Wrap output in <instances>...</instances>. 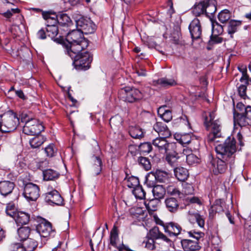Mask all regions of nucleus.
<instances>
[{
    "label": "nucleus",
    "mask_w": 251,
    "mask_h": 251,
    "mask_svg": "<svg viewBox=\"0 0 251 251\" xmlns=\"http://www.w3.org/2000/svg\"><path fill=\"white\" fill-rule=\"evenodd\" d=\"M217 157L212 155L208 156L210 168L214 175L225 173L229 165L231 167L234 163L236 151V141L233 137H228L223 144L215 147Z\"/></svg>",
    "instance_id": "nucleus-1"
},
{
    "label": "nucleus",
    "mask_w": 251,
    "mask_h": 251,
    "mask_svg": "<svg viewBox=\"0 0 251 251\" xmlns=\"http://www.w3.org/2000/svg\"><path fill=\"white\" fill-rule=\"evenodd\" d=\"M66 40L61 44L65 49V52L69 54L70 52L81 51L88 46L87 40H86L83 34L79 30H73L66 35Z\"/></svg>",
    "instance_id": "nucleus-2"
},
{
    "label": "nucleus",
    "mask_w": 251,
    "mask_h": 251,
    "mask_svg": "<svg viewBox=\"0 0 251 251\" xmlns=\"http://www.w3.org/2000/svg\"><path fill=\"white\" fill-rule=\"evenodd\" d=\"M67 54L74 60L76 69L86 70L90 67L93 56L88 51H73Z\"/></svg>",
    "instance_id": "nucleus-3"
},
{
    "label": "nucleus",
    "mask_w": 251,
    "mask_h": 251,
    "mask_svg": "<svg viewBox=\"0 0 251 251\" xmlns=\"http://www.w3.org/2000/svg\"><path fill=\"white\" fill-rule=\"evenodd\" d=\"M1 129L2 132H10L15 130L20 124L19 118L17 115L12 112L9 111L1 115Z\"/></svg>",
    "instance_id": "nucleus-4"
},
{
    "label": "nucleus",
    "mask_w": 251,
    "mask_h": 251,
    "mask_svg": "<svg viewBox=\"0 0 251 251\" xmlns=\"http://www.w3.org/2000/svg\"><path fill=\"white\" fill-rule=\"evenodd\" d=\"M74 18L76 23L77 29L83 34H91L96 30V25L93 21L87 17L74 14Z\"/></svg>",
    "instance_id": "nucleus-5"
},
{
    "label": "nucleus",
    "mask_w": 251,
    "mask_h": 251,
    "mask_svg": "<svg viewBox=\"0 0 251 251\" xmlns=\"http://www.w3.org/2000/svg\"><path fill=\"white\" fill-rule=\"evenodd\" d=\"M119 95L123 100L129 102H134L142 98V93L138 89L130 87L121 89Z\"/></svg>",
    "instance_id": "nucleus-6"
},
{
    "label": "nucleus",
    "mask_w": 251,
    "mask_h": 251,
    "mask_svg": "<svg viewBox=\"0 0 251 251\" xmlns=\"http://www.w3.org/2000/svg\"><path fill=\"white\" fill-rule=\"evenodd\" d=\"M234 123L241 127L251 126V106H248L244 112H234Z\"/></svg>",
    "instance_id": "nucleus-7"
},
{
    "label": "nucleus",
    "mask_w": 251,
    "mask_h": 251,
    "mask_svg": "<svg viewBox=\"0 0 251 251\" xmlns=\"http://www.w3.org/2000/svg\"><path fill=\"white\" fill-rule=\"evenodd\" d=\"M44 130V126L36 119H30V121L26 122L23 128L24 134L28 135H35L40 134Z\"/></svg>",
    "instance_id": "nucleus-8"
},
{
    "label": "nucleus",
    "mask_w": 251,
    "mask_h": 251,
    "mask_svg": "<svg viewBox=\"0 0 251 251\" xmlns=\"http://www.w3.org/2000/svg\"><path fill=\"white\" fill-rule=\"evenodd\" d=\"M40 189L38 185L32 183L26 184L24 187V195L28 201H35L40 196Z\"/></svg>",
    "instance_id": "nucleus-9"
},
{
    "label": "nucleus",
    "mask_w": 251,
    "mask_h": 251,
    "mask_svg": "<svg viewBox=\"0 0 251 251\" xmlns=\"http://www.w3.org/2000/svg\"><path fill=\"white\" fill-rule=\"evenodd\" d=\"M166 138L164 137L156 138L152 141V144L162 153H166L167 151L176 148V144L168 142L166 140Z\"/></svg>",
    "instance_id": "nucleus-10"
},
{
    "label": "nucleus",
    "mask_w": 251,
    "mask_h": 251,
    "mask_svg": "<svg viewBox=\"0 0 251 251\" xmlns=\"http://www.w3.org/2000/svg\"><path fill=\"white\" fill-rule=\"evenodd\" d=\"M57 25H47L46 31L49 37L56 43L61 44L64 42L63 34L59 33Z\"/></svg>",
    "instance_id": "nucleus-11"
},
{
    "label": "nucleus",
    "mask_w": 251,
    "mask_h": 251,
    "mask_svg": "<svg viewBox=\"0 0 251 251\" xmlns=\"http://www.w3.org/2000/svg\"><path fill=\"white\" fill-rule=\"evenodd\" d=\"M214 113H210L209 117H207L205 119L204 125L207 129L211 127V131L221 135L220 122L218 120H214Z\"/></svg>",
    "instance_id": "nucleus-12"
},
{
    "label": "nucleus",
    "mask_w": 251,
    "mask_h": 251,
    "mask_svg": "<svg viewBox=\"0 0 251 251\" xmlns=\"http://www.w3.org/2000/svg\"><path fill=\"white\" fill-rule=\"evenodd\" d=\"M45 201L50 204L61 205L63 203V199L58 192L52 190L45 194Z\"/></svg>",
    "instance_id": "nucleus-13"
},
{
    "label": "nucleus",
    "mask_w": 251,
    "mask_h": 251,
    "mask_svg": "<svg viewBox=\"0 0 251 251\" xmlns=\"http://www.w3.org/2000/svg\"><path fill=\"white\" fill-rule=\"evenodd\" d=\"M189 29L193 40H197L201 38L202 28L200 20L195 18L190 24Z\"/></svg>",
    "instance_id": "nucleus-14"
},
{
    "label": "nucleus",
    "mask_w": 251,
    "mask_h": 251,
    "mask_svg": "<svg viewBox=\"0 0 251 251\" xmlns=\"http://www.w3.org/2000/svg\"><path fill=\"white\" fill-rule=\"evenodd\" d=\"M36 229L40 235L44 237L50 236L54 232L51 224L45 219L38 225Z\"/></svg>",
    "instance_id": "nucleus-15"
},
{
    "label": "nucleus",
    "mask_w": 251,
    "mask_h": 251,
    "mask_svg": "<svg viewBox=\"0 0 251 251\" xmlns=\"http://www.w3.org/2000/svg\"><path fill=\"white\" fill-rule=\"evenodd\" d=\"M164 202L167 209L172 213H176L181 209L178 201L175 198H168Z\"/></svg>",
    "instance_id": "nucleus-16"
},
{
    "label": "nucleus",
    "mask_w": 251,
    "mask_h": 251,
    "mask_svg": "<svg viewBox=\"0 0 251 251\" xmlns=\"http://www.w3.org/2000/svg\"><path fill=\"white\" fill-rule=\"evenodd\" d=\"M147 235L154 240H162L168 243L171 241L169 238L159 230L157 226H154L151 229Z\"/></svg>",
    "instance_id": "nucleus-17"
},
{
    "label": "nucleus",
    "mask_w": 251,
    "mask_h": 251,
    "mask_svg": "<svg viewBox=\"0 0 251 251\" xmlns=\"http://www.w3.org/2000/svg\"><path fill=\"white\" fill-rule=\"evenodd\" d=\"M182 230L181 227L177 223L170 222L167 223L165 226L164 231L169 236H176L179 235Z\"/></svg>",
    "instance_id": "nucleus-18"
},
{
    "label": "nucleus",
    "mask_w": 251,
    "mask_h": 251,
    "mask_svg": "<svg viewBox=\"0 0 251 251\" xmlns=\"http://www.w3.org/2000/svg\"><path fill=\"white\" fill-rule=\"evenodd\" d=\"M181 244L185 251H195L200 249L199 242L194 240L183 239L181 241Z\"/></svg>",
    "instance_id": "nucleus-19"
},
{
    "label": "nucleus",
    "mask_w": 251,
    "mask_h": 251,
    "mask_svg": "<svg viewBox=\"0 0 251 251\" xmlns=\"http://www.w3.org/2000/svg\"><path fill=\"white\" fill-rule=\"evenodd\" d=\"M15 187L13 182L10 181H1L0 182V194L3 196L10 194Z\"/></svg>",
    "instance_id": "nucleus-20"
},
{
    "label": "nucleus",
    "mask_w": 251,
    "mask_h": 251,
    "mask_svg": "<svg viewBox=\"0 0 251 251\" xmlns=\"http://www.w3.org/2000/svg\"><path fill=\"white\" fill-rule=\"evenodd\" d=\"M173 149L170 151H167L166 153V161L171 166L175 167L178 165V160L180 158L178 153Z\"/></svg>",
    "instance_id": "nucleus-21"
},
{
    "label": "nucleus",
    "mask_w": 251,
    "mask_h": 251,
    "mask_svg": "<svg viewBox=\"0 0 251 251\" xmlns=\"http://www.w3.org/2000/svg\"><path fill=\"white\" fill-rule=\"evenodd\" d=\"M153 127L154 130L162 137H169L171 135V132L166 125L162 122H156Z\"/></svg>",
    "instance_id": "nucleus-22"
},
{
    "label": "nucleus",
    "mask_w": 251,
    "mask_h": 251,
    "mask_svg": "<svg viewBox=\"0 0 251 251\" xmlns=\"http://www.w3.org/2000/svg\"><path fill=\"white\" fill-rule=\"evenodd\" d=\"M57 15L51 10L42 11V17L47 25L57 24Z\"/></svg>",
    "instance_id": "nucleus-23"
},
{
    "label": "nucleus",
    "mask_w": 251,
    "mask_h": 251,
    "mask_svg": "<svg viewBox=\"0 0 251 251\" xmlns=\"http://www.w3.org/2000/svg\"><path fill=\"white\" fill-rule=\"evenodd\" d=\"M153 83L154 85H159L160 87H169L176 84V82L174 79L166 77H163L156 80H154Z\"/></svg>",
    "instance_id": "nucleus-24"
},
{
    "label": "nucleus",
    "mask_w": 251,
    "mask_h": 251,
    "mask_svg": "<svg viewBox=\"0 0 251 251\" xmlns=\"http://www.w3.org/2000/svg\"><path fill=\"white\" fill-rule=\"evenodd\" d=\"M14 219L18 225H26L29 221L30 215L24 212L19 211Z\"/></svg>",
    "instance_id": "nucleus-25"
},
{
    "label": "nucleus",
    "mask_w": 251,
    "mask_h": 251,
    "mask_svg": "<svg viewBox=\"0 0 251 251\" xmlns=\"http://www.w3.org/2000/svg\"><path fill=\"white\" fill-rule=\"evenodd\" d=\"M159 203V200L156 198L150 200H147L144 201L145 205L150 214L157 210Z\"/></svg>",
    "instance_id": "nucleus-26"
},
{
    "label": "nucleus",
    "mask_w": 251,
    "mask_h": 251,
    "mask_svg": "<svg viewBox=\"0 0 251 251\" xmlns=\"http://www.w3.org/2000/svg\"><path fill=\"white\" fill-rule=\"evenodd\" d=\"M225 205V202L223 200L221 199L216 200L209 209V214L212 215L216 213L223 212Z\"/></svg>",
    "instance_id": "nucleus-27"
},
{
    "label": "nucleus",
    "mask_w": 251,
    "mask_h": 251,
    "mask_svg": "<svg viewBox=\"0 0 251 251\" xmlns=\"http://www.w3.org/2000/svg\"><path fill=\"white\" fill-rule=\"evenodd\" d=\"M174 171L176 178L181 181H184L189 176L188 170L183 167H176L174 169Z\"/></svg>",
    "instance_id": "nucleus-28"
},
{
    "label": "nucleus",
    "mask_w": 251,
    "mask_h": 251,
    "mask_svg": "<svg viewBox=\"0 0 251 251\" xmlns=\"http://www.w3.org/2000/svg\"><path fill=\"white\" fill-rule=\"evenodd\" d=\"M46 139L42 135L38 134L30 139L29 141L30 147L32 149L39 148L45 141Z\"/></svg>",
    "instance_id": "nucleus-29"
},
{
    "label": "nucleus",
    "mask_w": 251,
    "mask_h": 251,
    "mask_svg": "<svg viewBox=\"0 0 251 251\" xmlns=\"http://www.w3.org/2000/svg\"><path fill=\"white\" fill-rule=\"evenodd\" d=\"M123 120L119 115H116L112 117L109 121L111 127L115 131L119 130L122 127Z\"/></svg>",
    "instance_id": "nucleus-30"
},
{
    "label": "nucleus",
    "mask_w": 251,
    "mask_h": 251,
    "mask_svg": "<svg viewBox=\"0 0 251 251\" xmlns=\"http://www.w3.org/2000/svg\"><path fill=\"white\" fill-rule=\"evenodd\" d=\"M57 25L61 26L69 27L72 25V22L67 14L61 13L57 16Z\"/></svg>",
    "instance_id": "nucleus-31"
},
{
    "label": "nucleus",
    "mask_w": 251,
    "mask_h": 251,
    "mask_svg": "<svg viewBox=\"0 0 251 251\" xmlns=\"http://www.w3.org/2000/svg\"><path fill=\"white\" fill-rule=\"evenodd\" d=\"M242 24L241 21L230 20L227 25V33L230 35L231 38L233 37V35L237 31V29Z\"/></svg>",
    "instance_id": "nucleus-32"
},
{
    "label": "nucleus",
    "mask_w": 251,
    "mask_h": 251,
    "mask_svg": "<svg viewBox=\"0 0 251 251\" xmlns=\"http://www.w3.org/2000/svg\"><path fill=\"white\" fill-rule=\"evenodd\" d=\"M166 105L160 106L158 109V114L166 122H169L172 119L171 111L165 109Z\"/></svg>",
    "instance_id": "nucleus-33"
},
{
    "label": "nucleus",
    "mask_w": 251,
    "mask_h": 251,
    "mask_svg": "<svg viewBox=\"0 0 251 251\" xmlns=\"http://www.w3.org/2000/svg\"><path fill=\"white\" fill-rule=\"evenodd\" d=\"M173 125L176 127L186 126L189 129L191 128L190 124L188 121V118L185 115H182L180 117L176 119L173 121Z\"/></svg>",
    "instance_id": "nucleus-34"
},
{
    "label": "nucleus",
    "mask_w": 251,
    "mask_h": 251,
    "mask_svg": "<svg viewBox=\"0 0 251 251\" xmlns=\"http://www.w3.org/2000/svg\"><path fill=\"white\" fill-rule=\"evenodd\" d=\"M129 133L131 137L135 139H141L144 136L142 129L138 126L130 127Z\"/></svg>",
    "instance_id": "nucleus-35"
},
{
    "label": "nucleus",
    "mask_w": 251,
    "mask_h": 251,
    "mask_svg": "<svg viewBox=\"0 0 251 251\" xmlns=\"http://www.w3.org/2000/svg\"><path fill=\"white\" fill-rule=\"evenodd\" d=\"M43 178L45 180H54L59 176V174L52 170V169H47L43 171Z\"/></svg>",
    "instance_id": "nucleus-36"
},
{
    "label": "nucleus",
    "mask_w": 251,
    "mask_h": 251,
    "mask_svg": "<svg viewBox=\"0 0 251 251\" xmlns=\"http://www.w3.org/2000/svg\"><path fill=\"white\" fill-rule=\"evenodd\" d=\"M31 229L28 226H21L17 230L19 238L20 241H24L27 238L30 234Z\"/></svg>",
    "instance_id": "nucleus-37"
},
{
    "label": "nucleus",
    "mask_w": 251,
    "mask_h": 251,
    "mask_svg": "<svg viewBox=\"0 0 251 251\" xmlns=\"http://www.w3.org/2000/svg\"><path fill=\"white\" fill-rule=\"evenodd\" d=\"M152 188V192L155 198L159 200L163 198L165 190L162 185H155Z\"/></svg>",
    "instance_id": "nucleus-38"
},
{
    "label": "nucleus",
    "mask_w": 251,
    "mask_h": 251,
    "mask_svg": "<svg viewBox=\"0 0 251 251\" xmlns=\"http://www.w3.org/2000/svg\"><path fill=\"white\" fill-rule=\"evenodd\" d=\"M24 247L26 251H33L37 247V242L32 238H27L24 241Z\"/></svg>",
    "instance_id": "nucleus-39"
},
{
    "label": "nucleus",
    "mask_w": 251,
    "mask_h": 251,
    "mask_svg": "<svg viewBox=\"0 0 251 251\" xmlns=\"http://www.w3.org/2000/svg\"><path fill=\"white\" fill-rule=\"evenodd\" d=\"M182 191H180V193L183 195V198H181V199L186 200V197L187 196L193 194L194 189L191 184L185 182L182 183Z\"/></svg>",
    "instance_id": "nucleus-40"
},
{
    "label": "nucleus",
    "mask_w": 251,
    "mask_h": 251,
    "mask_svg": "<svg viewBox=\"0 0 251 251\" xmlns=\"http://www.w3.org/2000/svg\"><path fill=\"white\" fill-rule=\"evenodd\" d=\"M94 164L92 167L93 173L98 175L100 174L101 171L102 162L100 158L98 156H94L93 157Z\"/></svg>",
    "instance_id": "nucleus-41"
},
{
    "label": "nucleus",
    "mask_w": 251,
    "mask_h": 251,
    "mask_svg": "<svg viewBox=\"0 0 251 251\" xmlns=\"http://www.w3.org/2000/svg\"><path fill=\"white\" fill-rule=\"evenodd\" d=\"M157 181L156 174L153 172L149 173L146 176L145 184L149 188H152L156 185Z\"/></svg>",
    "instance_id": "nucleus-42"
},
{
    "label": "nucleus",
    "mask_w": 251,
    "mask_h": 251,
    "mask_svg": "<svg viewBox=\"0 0 251 251\" xmlns=\"http://www.w3.org/2000/svg\"><path fill=\"white\" fill-rule=\"evenodd\" d=\"M216 10L217 8L214 1L210 2H205L204 13L207 17L210 18L215 13Z\"/></svg>",
    "instance_id": "nucleus-43"
},
{
    "label": "nucleus",
    "mask_w": 251,
    "mask_h": 251,
    "mask_svg": "<svg viewBox=\"0 0 251 251\" xmlns=\"http://www.w3.org/2000/svg\"><path fill=\"white\" fill-rule=\"evenodd\" d=\"M5 212L7 216L14 218L17 214V208L14 203L11 202L7 204Z\"/></svg>",
    "instance_id": "nucleus-44"
},
{
    "label": "nucleus",
    "mask_w": 251,
    "mask_h": 251,
    "mask_svg": "<svg viewBox=\"0 0 251 251\" xmlns=\"http://www.w3.org/2000/svg\"><path fill=\"white\" fill-rule=\"evenodd\" d=\"M187 151L186 149L183 150V153L186 155V162L189 165H192L199 162L200 159L196 155L192 153L187 154Z\"/></svg>",
    "instance_id": "nucleus-45"
},
{
    "label": "nucleus",
    "mask_w": 251,
    "mask_h": 251,
    "mask_svg": "<svg viewBox=\"0 0 251 251\" xmlns=\"http://www.w3.org/2000/svg\"><path fill=\"white\" fill-rule=\"evenodd\" d=\"M205 1L203 0L196 4L192 9V12L196 16H199L201 14L204 13Z\"/></svg>",
    "instance_id": "nucleus-46"
},
{
    "label": "nucleus",
    "mask_w": 251,
    "mask_h": 251,
    "mask_svg": "<svg viewBox=\"0 0 251 251\" xmlns=\"http://www.w3.org/2000/svg\"><path fill=\"white\" fill-rule=\"evenodd\" d=\"M157 181L159 182H166L168 180L170 175L166 172L157 170L155 172Z\"/></svg>",
    "instance_id": "nucleus-47"
},
{
    "label": "nucleus",
    "mask_w": 251,
    "mask_h": 251,
    "mask_svg": "<svg viewBox=\"0 0 251 251\" xmlns=\"http://www.w3.org/2000/svg\"><path fill=\"white\" fill-rule=\"evenodd\" d=\"M132 193L137 199H144L145 198L146 192L141 185L134 188Z\"/></svg>",
    "instance_id": "nucleus-48"
},
{
    "label": "nucleus",
    "mask_w": 251,
    "mask_h": 251,
    "mask_svg": "<svg viewBox=\"0 0 251 251\" xmlns=\"http://www.w3.org/2000/svg\"><path fill=\"white\" fill-rule=\"evenodd\" d=\"M143 245L147 249L153 251L155 249L154 240L147 235L146 238L142 243Z\"/></svg>",
    "instance_id": "nucleus-49"
},
{
    "label": "nucleus",
    "mask_w": 251,
    "mask_h": 251,
    "mask_svg": "<svg viewBox=\"0 0 251 251\" xmlns=\"http://www.w3.org/2000/svg\"><path fill=\"white\" fill-rule=\"evenodd\" d=\"M139 164L145 170L148 171L151 169V164L150 160L145 157H139L138 159Z\"/></svg>",
    "instance_id": "nucleus-50"
},
{
    "label": "nucleus",
    "mask_w": 251,
    "mask_h": 251,
    "mask_svg": "<svg viewBox=\"0 0 251 251\" xmlns=\"http://www.w3.org/2000/svg\"><path fill=\"white\" fill-rule=\"evenodd\" d=\"M231 17V13L227 9L222 11L218 15L219 20L222 23L228 21Z\"/></svg>",
    "instance_id": "nucleus-51"
},
{
    "label": "nucleus",
    "mask_w": 251,
    "mask_h": 251,
    "mask_svg": "<svg viewBox=\"0 0 251 251\" xmlns=\"http://www.w3.org/2000/svg\"><path fill=\"white\" fill-rule=\"evenodd\" d=\"M139 151L141 153H148L152 150L151 144L149 142L141 143L138 146Z\"/></svg>",
    "instance_id": "nucleus-52"
},
{
    "label": "nucleus",
    "mask_w": 251,
    "mask_h": 251,
    "mask_svg": "<svg viewBox=\"0 0 251 251\" xmlns=\"http://www.w3.org/2000/svg\"><path fill=\"white\" fill-rule=\"evenodd\" d=\"M118 238V228L116 226H114L110 232V244L113 246L116 245V240Z\"/></svg>",
    "instance_id": "nucleus-53"
},
{
    "label": "nucleus",
    "mask_w": 251,
    "mask_h": 251,
    "mask_svg": "<svg viewBox=\"0 0 251 251\" xmlns=\"http://www.w3.org/2000/svg\"><path fill=\"white\" fill-rule=\"evenodd\" d=\"M167 191L168 193L171 195L177 196L179 199L183 198V195L179 189L173 185H169L167 187Z\"/></svg>",
    "instance_id": "nucleus-54"
},
{
    "label": "nucleus",
    "mask_w": 251,
    "mask_h": 251,
    "mask_svg": "<svg viewBox=\"0 0 251 251\" xmlns=\"http://www.w3.org/2000/svg\"><path fill=\"white\" fill-rule=\"evenodd\" d=\"M190 215L192 217L194 218L195 219L198 225L201 227H204L205 221L204 219L202 216L201 215L198 213H193L190 214Z\"/></svg>",
    "instance_id": "nucleus-55"
},
{
    "label": "nucleus",
    "mask_w": 251,
    "mask_h": 251,
    "mask_svg": "<svg viewBox=\"0 0 251 251\" xmlns=\"http://www.w3.org/2000/svg\"><path fill=\"white\" fill-rule=\"evenodd\" d=\"M140 185L139 180L138 177L131 176L127 179V186L129 188H134Z\"/></svg>",
    "instance_id": "nucleus-56"
},
{
    "label": "nucleus",
    "mask_w": 251,
    "mask_h": 251,
    "mask_svg": "<svg viewBox=\"0 0 251 251\" xmlns=\"http://www.w3.org/2000/svg\"><path fill=\"white\" fill-rule=\"evenodd\" d=\"M177 140L182 145H185L190 143L191 140V136L189 134H185L181 135Z\"/></svg>",
    "instance_id": "nucleus-57"
},
{
    "label": "nucleus",
    "mask_w": 251,
    "mask_h": 251,
    "mask_svg": "<svg viewBox=\"0 0 251 251\" xmlns=\"http://www.w3.org/2000/svg\"><path fill=\"white\" fill-rule=\"evenodd\" d=\"M212 22V32L213 34L216 33V31L217 30V34H220L222 33L223 29V27L221 25H219L217 22L213 21Z\"/></svg>",
    "instance_id": "nucleus-58"
},
{
    "label": "nucleus",
    "mask_w": 251,
    "mask_h": 251,
    "mask_svg": "<svg viewBox=\"0 0 251 251\" xmlns=\"http://www.w3.org/2000/svg\"><path fill=\"white\" fill-rule=\"evenodd\" d=\"M45 151L47 155L50 157L53 156L56 151L54 145L52 144H50L45 148Z\"/></svg>",
    "instance_id": "nucleus-59"
},
{
    "label": "nucleus",
    "mask_w": 251,
    "mask_h": 251,
    "mask_svg": "<svg viewBox=\"0 0 251 251\" xmlns=\"http://www.w3.org/2000/svg\"><path fill=\"white\" fill-rule=\"evenodd\" d=\"M9 250L10 251H26L23 245L19 243L11 244Z\"/></svg>",
    "instance_id": "nucleus-60"
},
{
    "label": "nucleus",
    "mask_w": 251,
    "mask_h": 251,
    "mask_svg": "<svg viewBox=\"0 0 251 251\" xmlns=\"http://www.w3.org/2000/svg\"><path fill=\"white\" fill-rule=\"evenodd\" d=\"M189 235L193 237L195 241H199V239L204 235L203 233L201 232H196L195 231H190L188 232Z\"/></svg>",
    "instance_id": "nucleus-61"
},
{
    "label": "nucleus",
    "mask_w": 251,
    "mask_h": 251,
    "mask_svg": "<svg viewBox=\"0 0 251 251\" xmlns=\"http://www.w3.org/2000/svg\"><path fill=\"white\" fill-rule=\"evenodd\" d=\"M19 12L20 10L18 8H12L3 13L2 15L6 18H9L13 15V13H18Z\"/></svg>",
    "instance_id": "nucleus-62"
},
{
    "label": "nucleus",
    "mask_w": 251,
    "mask_h": 251,
    "mask_svg": "<svg viewBox=\"0 0 251 251\" xmlns=\"http://www.w3.org/2000/svg\"><path fill=\"white\" fill-rule=\"evenodd\" d=\"M210 42H212L213 43L217 44L221 43L223 41V38L221 37H219L217 34H212L210 36Z\"/></svg>",
    "instance_id": "nucleus-63"
},
{
    "label": "nucleus",
    "mask_w": 251,
    "mask_h": 251,
    "mask_svg": "<svg viewBox=\"0 0 251 251\" xmlns=\"http://www.w3.org/2000/svg\"><path fill=\"white\" fill-rule=\"evenodd\" d=\"M246 90H247V87L245 85H241L238 87V93L239 96L245 99L246 97Z\"/></svg>",
    "instance_id": "nucleus-64"
}]
</instances>
